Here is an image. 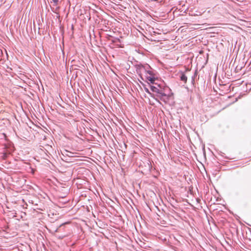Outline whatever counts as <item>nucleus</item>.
Masks as SVG:
<instances>
[{"label":"nucleus","mask_w":251,"mask_h":251,"mask_svg":"<svg viewBox=\"0 0 251 251\" xmlns=\"http://www.w3.org/2000/svg\"><path fill=\"white\" fill-rule=\"evenodd\" d=\"M151 90L157 94V96L161 100L166 101L168 100V96L165 94L166 88H162L160 85L157 86H150Z\"/></svg>","instance_id":"f257e3e1"},{"label":"nucleus","mask_w":251,"mask_h":251,"mask_svg":"<svg viewBox=\"0 0 251 251\" xmlns=\"http://www.w3.org/2000/svg\"><path fill=\"white\" fill-rule=\"evenodd\" d=\"M74 65H72V70H71V73L72 74V76L70 80V83L75 91L76 87L78 86V78H77V69Z\"/></svg>","instance_id":"f03ea898"},{"label":"nucleus","mask_w":251,"mask_h":251,"mask_svg":"<svg viewBox=\"0 0 251 251\" xmlns=\"http://www.w3.org/2000/svg\"><path fill=\"white\" fill-rule=\"evenodd\" d=\"M92 152V151H91V149L90 148H87L85 150H79V166H81L83 164H85V163L84 162L86 161V160H83L81 159L82 157H86V156H80V155H89ZM87 162H88L87 161Z\"/></svg>","instance_id":"7ed1b4c3"},{"label":"nucleus","mask_w":251,"mask_h":251,"mask_svg":"<svg viewBox=\"0 0 251 251\" xmlns=\"http://www.w3.org/2000/svg\"><path fill=\"white\" fill-rule=\"evenodd\" d=\"M144 72L146 73L147 75H149L148 76H157L156 72L155 70H153L149 65V67H147L145 68Z\"/></svg>","instance_id":"20e7f679"},{"label":"nucleus","mask_w":251,"mask_h":251,"mask_svg":"<svg viewBox=\"0 0 251 251\" xmlns=\"http://www.w3.org/2000/svg\"><path fill=\"white\" fill-rule=\"evenodd\" d=\"M89 172V170L85 169L84 167H79V179H81V177L86 178L84 175H87Z\"/></svg>","instance_id":"39448f33"},{"label":"nucleus","mask_w":251,"mask_h":251,"mask_svg":"<svg viewBox=\"0 0 251 251\" xmlns=\"http://www.w3.org/2000/svg\"><path fill=\"white\" fill-rule=\"evenodd\" d=\"M149 67V65L146 64V65H143L142 64H139L136 65V68L137 72H142L145 71V68Z\"/></svg>","instance_id":"423d86ee"},{"label":"nucleus","mask_w":251,"mask_h":251,"mask_svg":"<svg viewBox=\"0 0 251 251\" xmlns=\"http://www.w3.org/2000/svg\"><path fill=\"white\" fill-rule=\"evenodd\" d=\"M87 10H88L87 9H84L85 13L83 14L81 12V10L79 9V11H81V13L79 14V20H82L83 21H84V20H86V18L87 19H88L89 20L90 19V18H88L89 16L88 15V13L86 12ZM85 22H86V21L84 22V23H85Z\"/></svg>","instance_id":"0eeeda50"},{"label":"nucleus","mask_w":251,"mask_h":251,"mask_svg":"<svg viewBox=\"0 0 251 251\" xmlns=\"http://www.w3.org/2000/svg\"><path fill=\"white\" fill-rule=\"evenodd\" d=\"M146 79L150 82L151 83L153 84L154 83L155 80L157 78V76H148L147 75L146 76Z\"/></svg>","instance_id":"6e6552de"},{"label":"nucleus","mask_w":251,"mask_h":251,"mask_svg":"<svg viewBox=\"0 0 251 251\" xmlns=\"http://www.w3.org/2000/svg\"><path fill=\"white\" fill-rule=\"evenodd\" d=\"M180 79L184 83H186L187 82V77L186 76V75L183 72H181L180 74Z\"/></svg>","instance_id":"1a4fd4ad"},{"label":"nucleus","mask_w":251,"mask_h":251,"mask_svg":"<svg viewBox=\"0 0 251 251\" xmlns=\"http://www.w3.org/2000/svg\"><path fill=\"white\" fill-rule=\"evenodd\" d=\"M86 183H88V180L86 177H81V179H79V186L83 185V184H86Z\"/></svg>","instance_id":"9d476101"},{"label":"nucleus","mask_w":251,"mask_h":251,"mask_svg":"<svg viewBox=\"0 0 251 251\" xmlns=\"http://www.w3.org/2000/svg\"><path fill=\"white\" fill-rule=\"evenodd\" d=\"M73 20H75V24H74L73 23L72 24V30H74L75 26V25H77L76 19V18H74Z\"/></svg>","instance_id":"9b49d317"},{"label":"nucleus","mask_w":251,"mask_h":251,"mask_svg":"<svg viewBox=\"0 0 251 251\" xmlns=\"http://www.w3.org/2000/svg\"><path fill=\"white\" fill-rule=\"evenodd\" d=\"M69 153H70V154H68V155L70 157H78V156L75 155V154H77V153H76V152L74 153V152H70Z\"/></svg>","instance_id":"f8f14e48"},{"label":"nucleus","mask_w":251,"mask_h":251,"mask_svg":"<svg viewBox=\"0 0 251 251\" xmlns=\"http://www.w3.org/2000/svg\"><path fill=\"white\" fill-rule=\"evenodd\" d=\"M81 208H82L84 210L86 209L87 212L89 211V208L87 206H86V207H85V206L83 205L81 206Z\"/></svg>","instance_id":"ddd939ff"},{"label":"nucleus","mask_w":251,"mask_h":251,"mask_svg":"<svg viewBox=\"0 0 251 251\" xmlns=\"http://www.w3.org/2000/svg\"><path fill=\"white\" fill-rule=\"evenodd\" d=\"M54 3L53 5L56 6L58 4V0H52Z\"/></svg>","instance_id":"4468645a"},{"label":"nucleus","mask_w":251,"mask_h":251,"mask_svg":"<svg viewBox=\"0 0 251 251\" xmlns=\"http://www.w3.org/2000/svg\"><path fill=\"white\" fill-rule=\"evenodd\" d=\"M195 76H192V83L194 84V82H195Z\"/></svg>","instance_id":"2eb2a0df"},{"label":"nucleus","mask_w":251,"mask_h":251,"mask_svg":"<svg viewBox=\"0 0 251 251\" xmlns=\"http://www.w3.org/2000/svg\"><path fill=\"white\" fill-rule=\"evenodd\" d=\"M67 202H68V201H59V203H62L63 204H65V203H66Z\"/></svg>","instance_id":"dca6fc26"},{"label":"nucleus","mask_w":251,"mask_h":251,"mask_svg":"<svg viewBox=\"0 0 251 251\" xmlns=\"http://www.w3.org/2000/svg\"><path fill=\"white\" fill-rule=\"evenodd\" d=\"M148 165H149V170H151V168H152L151 165L149 163H148Z\"/></svg>","instance_id":"f3484780"},{"label":"nucleus","mask_w":251,"mask_h":251,"mask_svg":"<svg viewBox=\"0 0 251 251\" xmlns=\"http://www.w3.org/2000/svg\"><path fill=\"white\" fill-rule=\"evenodd\" d=\"M79 118H81V115H83V114L82 112L79 111Z\"/></svg>","instance_id":"a211bd4d"},{"label":"nucleus","mask_w":251,"mask_h":251,"mask_svg":"<svg viewBox=\"0 0 251 251\" xmlns=\"http://www.w3.org/2000/svg\"><path fill=\"white\" fill-rule=\"evenodd\" d=\"M145 91L146 92L148 93L149 94H151L148 90V89L147 88H145Z\"/></svg>","instance_id":"6ab92c4d"},{"label":"nucleus","mask_w":251,"mask_h":251,"mask_svg":"<svg viewBox=\"0 0 251 251\" xmlns=\"http://www.w3.org/2000/svg\"><path fill=\"white\" fill-rule=\"evenodd\" d=\"M197 71H196L193 76H195V77L197 76Z\"/></svg>","instance_id":"aec40b11"},{"label":"nucleus","mask_w":251,"mask_h":251,"mask_svg":"<svg viewBox=\"0 0 251 251\" xmlns=\"http://www.w3.org/2000/svg\"><path fill=\"white\" fill-rule=\"evenodd\" d=\"M83 142V140L82 139H79V144H82V142Z\"/></svg>","instance_id":"412c9836"},{"label":"nucleus","mask_w":251,"mask_h":251,"mask_svg":"<svg viewBox=\"0 0 251 251\" xmlns=\"http://www.w3.org/2000/svg\"><path fill=\"white\" fill-rule=\"evenodd\" d=\"M83 194H82L81 196H79V201H81V197H83Z\"/></svg>","instance_id":"4be33fe9"},{"label":"nucleus","mask_w":251,"mask_h":251,"mask_svg":"<svg viewBox=\"0 0 251 251\" xmlns=\"http://www.w3.org/2000/svg\"><path fill=\"white\" fill-rule=\"evenodd\" d=\"M80 25H81V26H82V27L84 26V25H83V24H80Z\"/></svg>","instance_id":"5701e85b"},{"label":"nucleus","mask_w":251,"mask_h":251,"mask_svg":"<svg viewBox=\"0 0 251 251\" xmlns=\"http://www.w3.org/2000/svg\"><path fill=\"white\" fill-rule=\"evenodd\" d=\"M77 91L78 92V88H77Z\"/></svg>","instance_id":"b1692460"},{"label":"nucleus","mask_w":251,"mask_h":251,"mask_svg":"<svg viewBox=\"0 0 251 251\" xmlns=\"http://www.w3.org/2000/svg\"><path fill=\"white\" fill-rule=\"evenodd\" d=\"M79 230H80L81 231H82V229L79 228Z\"/></svg>","instance_id":"393cba45"},{"label":"nucleus","mask_w":251,"mask_h":251,"mask_svg":"<svg viewBox=\"0 0 251 251\" xmlns=\"http://www.w3.org/2000/svg\"><path fill=\"white\" fill-rule=\"evenodd\" d=\"M79 230H80L81 231H82V229L79 228Z\"/></svg>","instance_id":"a878e982"}]
</instances>
